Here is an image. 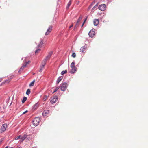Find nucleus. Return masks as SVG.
<instances>
[{
	"mask_svg": "<svg viewBox=\"0 0 148 148\" xmlns=\"http://www.w3.org/2000/svg\"><path fill=\"white\" fill-rule=\"evenodd\" d=\"M68 86V84L65 82L62 83L60 86V90L61 91H64L66 90Z\"/></svg>",
	"mask_w": 148,
	"mask_h": 148,
	"instance_id": "nucleus-1",
	"label": "nucleus"
},
{
	"mask_svg": "<svg viewBox=\"0 0 148 148\" xmlns=\"http://www.w3.org/2000/svg\"><path fill=\"white\" fill-rule=\"evenodd\" d=\"M40 121V117H36L33 121V124L34 126H37L39 124Z\"/></svg>",
	"mask_w": 148,
	"mask_h": 148,
	"instance_id": "nucleus-2",
	"label": "nucleus"
},
{
	"mask_svg": "<svg viewBox=\"0 0 148 148\" xmlns=\"http://www.w3.org/2000/svg\"><path fill=\"white\" fill-rule=\"evenodd\" d=\"M27 135H24L23 136L20 135L16 137L15 138V140L20 139L21 140V142H22L27 138Z\"/></svg>",
	"mask_w": 148,
	"mask_h": 148,
	"instance_id": "nucleus-3",
	"label": "nucleus"
},
{
	"mask_svg": "<svg viewBox=\"0 0 148 148\" xmlns=\"http://www.w3.org/2000/svg\"><path fill=\"white\" fill-rule=\"evenodd\" d=\"M7 127V124H3V125L1 127L0 129V132L2 133L5 131Z\"/></svg>",
	"mask_w": 148,
	"mask_h": 148,
	"instance_id": "nucleus-4",
	"label": "nucleus"
},
{
	"mask_svg": "<svg viewBox=\"0 0 148 148\" xmlns=\"http://www.w3.org/2000/svg\"><path fill=\"white\" fill-rule=\"evenodd\" d=\"M30 62V61H29L28 62H26L25 63L23 64L22 66L20 69V70L18 71V73H19L20 71H22L24 68L26 67L27 64H29Z\"/></svg>",
	"mask_w": 148,
	"mask_h": 148,
	"instance_id": "nucleus-5",
	"label": "nucleus"
},
{
	"mask_svg": "<svg viewBox=\"0 0 148 148\" xmlns=\"http://www.w3.org/2000/svg\"><path fill=\"white\" fill-rule=\"evenodd\" d=\"M47 62V61H46L44 59L43 60L41 64V69L40 70V71L41 72L42 71V69L43 68L44 66L45 65L46 62Z\"/></svg>",
	"mask_w": 148,
	"mask_h": 148,
	"instance_id": "nucleus-6",
	"label": "nucleus"
},
{
	"mask_svg": "<svg viewBox=\"0 0 148 148\" xmlns=\"http://www.w3.org/2000/svg\"><path fill=\"white\" fill-rule=\"evenodd\" d=\"M106 8V6L104 4L100 5L98 7L99 9L101 11H104Z\"/></svg>",
	"mask_w": 148,
	"mask_h": 148,
	"instance_id": "nucleus-7",
	"label": "nucleus"
},
{
	"mask_svg": "<svg viewBox=\"0 0 148 148\" xmlns=\"http://www.w3.org/2000/svg\"><path fill=\"white\" fill-rule=\"evenodd\" d=\"M53 54L52 51H50L49 52L45 58L44 59L46 61L48 60H49L51 56Z\"/></svg>",
	"mask_w": 148,
	"mask_h": 148,
	"instance_id": "nucleus-8",
	"label": "nucleus"
},
{
	"mask_svg": "<svg viewBox=\"0 0 148 148\" xmlns=\"http://www.w3.org/2000/svg\"><path fill=\"white\" fill-rule=\"evenodd\" d=\"M52 29V27L51 26H50L48 29L47 32L45 33V35H47L49 34L51 31Z\"/></svg>",
	"mask_w": 148,
	"mask_h": 148,
	"instance_id": "nucleus-9",
	"label": "nucleus"
},
{
	"mask_svg": "<svg viewBox=\"0 0 148 148\" xmlns=\"http://www.w3.org/2000/svg\"><path fill=\"white\" fill-rule=\"evenodd\" d=\"M95 34V32L93 30H91L88 33L89 36L91 37H92Z\"/></svg>",
	"mask_w": 148,
	"mask_h": 148,
	"instance_id": "nucleus-10",
	"label": "nucleus"
},
{
	"mask_svg": "<svg viewBox=\"0 0 148 148\" xmlns=\"http://www.w3.org/2000/svg\"><path fill=\"white\" fill-rule=\"evenodd\" d=\"M49 113V111L48 110H45L42 113V115L43 116H46Z\"/></svg>",
	"mask_w": 148,
	"mask_h": 148,
	"instance_id": "nucleus-11",
	"label": "nucleus"
},
{
	"mask_svg": "<svg viewBox=\"0 0 148 148\" xmlns=\"http://www.w3.org/2000/svg\"><path fill=\"white\" fill-rule=\"evenodd\" d=\"M99 23V20L98 19H95L93 21V23L95 26H97Z\"/></svg>",
	"mask_w": 148,
	"mask_h": 148,
	"instance_id": "nucleus-12",
	"label": "nucleus"
},
{
	"mask_svg": "<svg viewBox=\"0 0 148 148\" xmlns=\"http://www.w3.org/2000/svg\"><path fill=\"white\" fill-rule=\"evenodd\" d=\"M14 76L13 75H12V76H10L9 77V79H8V80H5V82H3V83H9L11 81V79L13 78V77H14Z\"/></svg>",
	"mask_w": 148,
	"mask_h": 148,
	"instance_id": "nucleus-13",
	"label": "nucleus"
},
{
	"mask_svg": "<svg viewBox=\"0 0 148 148\" xmlns=\"http://www.w3.org/2000/svg\"><path fill=\"white\" fill-rule=\"evenodd\" d=\"M57 98H55V97H54V98H53L51 100L50 102L52 103H54L57 101Z\"/></svg>",
	"mask_w": 148,
	"mask_h": 148,
	"instance_id": "nucleus-14",
	"label": "nucleus"
},
{
	"mask_svg": "<svg viewBox=\"0 0 148 148\" xmlns=\"http://www.w3.org/2000/svg\"><path fill=\"white\" fill-rule=\"evenodd\" d=\"M72 69L70 71V72L71 73H74L77 70V68L76 67H74L71 68Z\"/></svg>",
	"mask_w": 148,
	"mask_h": 148,
	"instance_id": "nucleus-15",
	"label": "nucleus"
},
{
	"mask_svg": "<svg viewBox=\"0 0 148 148\" xmlns=\"http://www.w3.org/2000/svg\"><path fill=\"white\" fill-rule=\"evenodd\" d=\"M63 76H60L58 78L57 81V84H58L60 81L61 80L63 79Z\"/></svg>",
	"mask_w": 148,
	"mask_h": 148,
	"instance_id": "nucleus-16",
	"label": "nucleus"
},
{
	"mask_svg": "<svg viewBox=\"0 0 148 148\" xmlns=\"http://www.w3.org/2000/svg\"><path fill=\"white\" fill-rule=\"evenodd\" d=\"M86 48V46H83L80 49V52L82 53H83L84 51V50Z\"/></svg>",
	"mask_w": 148,
	"mask_h": 148,
	"instance_id": "nucleus-17",
	"label": "nucleus"
},
{
	"mask_svg": "<svg viewBox=\"0 0 148 148\" xmlns=\"http://www.w3.org/2000/svg\"><path fill=\"white\" fill-rule=\"evenodd\" d=\"M38 107V103H36L33 107V109L35 110Z\"/></svg>",
	"mask_w": 148,
	"mask_h": 148,
	"instance_id": "nucleus-18",
	"label": "nucleus"
},
{
	"mask_svg": "<svg viewBox=\"0 0 148 148\" xmlns=\"http://www.w3.org/2000/svg\"><path fill=\"white\" fill-rule=\"evenodd\" d=\"M75 63L74 62H73L71 64L70 67L71 68L76 67L75 66Z\"/></svg>",
	"mask_w": 148,
	"mask_h": 148,
	"instance_id": "nucleus-19",
	"label": "nucleus"
},
{
	"mask_svg": "<svg viewBox=\"0 0 148 148\" xmlns=\"http://www.w3.org/2000/svg\"><path fill=\"white\" fill-rule=\"evenodd\" d=\"M79 26V23L77 22L76 23L75 25V27H74V30H75L77 29V27H78Z\"/></svg>",
	"mask_w": 148,
	"mask_h": 148,
	"instance_id": "nucleus-20",
	"label": "nucleus"
},
{
	"mask_svg": "<svg viewBox=\"0 0 148 148\" xmlns=\"http://www.w3.org/2000/svg\"><path fill=\"white\" fill-rule=\"evenodd\" d=\"M35 82V80H34L33 81H32L29 84V86H33L34 84V83Z\"/></svg>",
	"mask_w": 148,
	"mask_h": 148,
	"instance_id": "nucleus-21",
	"label": "nucleus"
},
{
	"mask_svg": "<svg viewBox=\"0 0 148 148\" xmlns=\"http://www.w3.org/2000/svg\"><path fill=\"white\" fill-rule=\"evenodd\" d=\"M41 51V49H37L35 52V54L36 55H37L38 53L40 52Z\"/></svg>",
	"mask_w": 148,
	"mask_h": 148,
	"instance_id": "nucleus-22",
	"label": "nucleus"
},
{
	"mask_svg": "<svg viewBox=\"0 0 148 148\" xmlns=\"http://www.w3.org/2000/svg\"><path fill=\"white\" fill-rule=\"evenodd\" d=\"M43 42L42 40H41L40 43L38 45V47H40L42 46V45L43 44Z\"/></svg>",
	"mask_w": 148,
	"mask_h": 148,
	"instance_id": "nucleus-23",
	"label": "nucleus"
},
{
	"mask_svg": "<svg viewBox=\"0 0 148 148\" xmlns=\"http://www.w3.org/2000/svg\"><path fill=\"white\" fill-rule=\"evenodd\" d=\"M82 15H80L78 19V20H77V23H79V22H80L81 21V20L82 19Z\"/></svg>",
	"mask_w": 148,
	"mask_h": 148,
	"instance_id": "nucleus-24",
	"label": "nucleus"
},
{
	"mask_svg": "<svg viewBox=\"0 0 148 148\" xmlns=\"http://www.w3.org/2000/svg\"><path fill=\"white\" fill-rule=\"evenodd\" d=\"M67 71L66 70H65L63 71H62V72L61 73V75H63L64 74H66L67 73Z\"/></svg>",
	"mask_w": 148,
	"mask_h": 148,
	"instance_id": "nucleus-25",
	"label": "nucleus"
},
{
	"mask_svg": "<svg viewBox=\"0 0 148 148\" xmlns=\"http://www.w3.org/2000/svg\"><path fill=\"white\" fill-rule=\"evenodd\" d=\"M71 1H70L68 3L67 6L66 7L67 9H68L69 8V6L71 5Z\"/></svg>",
	"mask_w": 148,
	"mask_h": 148,
	"instance_id": "nucleus-26",
	"label": "nucleus"
},
{
	"mask_svg": "<svg viewBox=\"0 0 148 148\" xmlns=\"http://www.w3.org/2000/svg\"><path fill=\"white\" fill-rule=\"evenodd\" d=\"M27 100V97H24L22 100V102L23 103H24Z\"/></svg>",
	"mask_w": 148,
	"mask_h": 148,
	"instance_id": "nucleus-27",
	"label": "nucleus"
},
{
	"mask_svg": "<svg viewBox=\"0 0 148 148\" xmlns=\"http://www.w3.org/2000/svg\"><path fill=\"white\" fill-rule=\"evenodd\" d=\"M30 89H28L26 91V94L28 95L30 94Z\"/></svg>",
	"mask_w": 148,
	"mask_h": 148,
	"instance_id": "nucleus-28",
	"label": "nucleus"
},
{
	"mask_svg": "<svg viewBox=\"0 0 148 148\" xmlns=\"http://www.w3.org/2000/svg\"><path fill=\"white\" fill-rule=\"evenodd\" d=\"M59 89V88L58 87H56L55 89L54 90V91H53V93H55V92H56Z\"/></svg>",
	"mask_w": 148,
	"mask_h": 148,
	"instance_id": "nucleus-29",
	"label": "nucleus"
},
{
	"mask_svg": "<svg viewBox=\"0 0 148 148\" xmlns=\"http://www.w3.org/2000/svg\"><path fill=\"white\" fill-rule=\"evenodd\" d=\"M98 4L97 3L96 5H95L94 7L92 8V10H94V9H95L96 8H97L98 6Z\"/></svg>",
	"mask_w": 148,
	"mask_h": 148,
	"instance_id": "nucleus-30",
	"label": "nucleus"
},
{
	"mask_svg": "<svg viewBox=\"0 0 148 148\" xmlns=\"http://www.w3.org/2000/svg\"><path fill=\"white\" fill-rule=\"evenodd\" d=\"M72 56L73 57L75 58L76 57V54L75 53H73L72 55Z\"/></svg>",
	"mask_w": 148,
	"mask_h": 148,
	"instance_id": "nucleus-31",
	"label": "nucleus"
},
{
	"mask_svg": "<svg viewBox=\"0 0 148 148\" xmlns=\"http://www.w3.org/2000/svg\"><path fill=\"white\" fill-rule=\"evenodd\" d=\"M47 96H45L44 97L43 99L44 101H45L47 99Z\"/></svg>",
	"mask_w": 148,
	"mask_h": 148,
	"instance_id": "nucleus-32",
	"label": "nucleus"
},
{
	"mask_svg": "<svg viewBox=\"0 0 148 148\" xmlns=\"http://www.w3.org/2000/svg\"><path fill=\"white\" fill-rule=\"evenodd\" d=\"M28 112V111L27 110H26V111H25L22 114H25V113H26L27 112Z\"/></svg>",
	"mask_w": 148,
	"mask_h": 148,
	"instance_id": "nucleus-33",
	"label": "nucleus"
},
{
	"mask_svg": "<svg viewBox=\"0 0 148 148\" xmlns=\"http://www.w3.org/2000/svg\"><path fill=\"white\" fill-rule=\"evenodd\" d=\"M88 18V16H87L85 18V19L84 22H85V21H86L87 20V18Z\"/></svg>",
	"mask_w": 148,
	"mask_h": 148,
	"instance_id": "nucleus-34",
	"label": "nucleus"
},
{
	"mask_svg": "<svg viewBox=\"0 0 148 148\" xmlns=\"http://www.w3.org/2000/svg\"><path fill=\"white\" fill-rule=\"evenodd\" d=\"M73 24H72L69 27V28H71L72 27H73Z\"/></svg>",
	"mask_w": 148,
	"mask_h": 148,
	"instance_id": "nucleus-35",
	"label": "nucleus"
},
{
	"mask_svg": "<svg viewBox=\"0 0 148 148\" xmlns=\"http://www.w3.org/2000/svg\"><path fill=\"white\" fill-rule=\"evenodd\" d=\"M85 23V22H84L83 23H82V27L84 25V23Z\"/></svg>",
	"mask_w": 148,
	"mask_h": 148,
	"instance_id": "nucleus-36",
	"label": "nucleus"
},
{
	"mask_svg": "<svg viewBox=\"0 0 148 148\" xmlns=\"http://www.w3.org/2000/svg\"><path fill=\"white\" fill-rule=\"evenodd\" d=\"M5 148H8V147L7 146Z\"/></svg>",
	"mask_w": 148,
	"mask_h": 148,
	"instance_id": "nucleus-37",
	"label": "nucleus"
},
{
	"mask_svg": "<svg viewBox=\"0 0 148 148\" xmlns=\"http://www.w3.org/2000/svg\"><path fill=\"white\" fill-rule=\"evenodd\" d=\"M1 108L0 107V111L1 110Z\"/></svg>",
	"mask_w": 148,
	"mask_h": 148,
	"instance_id": "nucleus-38",
	"label": "nucleus"
}]
</instances>
